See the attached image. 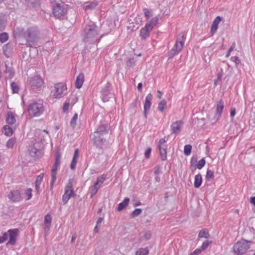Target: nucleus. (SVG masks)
Segmentation results:
<instances>
[{"instance_id": "nucleus-42", "label": "nucleus", "mask_w": 255, "mask_h": 255, "mask_svg": "<svg viewBox=\"0 0 255 255\" xmlns=\"http://www.w3.org/2000/svg\"><path fill=\"white\" fill-rule=\"evenodd\" d=\"M69 107H70L69 100H67L64 103V104L63 105V108H62L63 112L64 113L68 111V110L69 109Z\"/></svg>"}, {"instance_id": "nucleus-8", "label": "nucleus", "mask_w": 255, "mask_h": 255, "mask_svg": "<svg viewBox=\"0 0 255 255\" xmlns=\"http://www.w3.org/2000/svg\"><path fill=\"white\" fill-rule=\"evenodd\" d=\"M158 148L159 151L161 159L162 161L167 159V145L166 144V140L165 138L159 139L158 144Z\"/></svg>"}, {"instance_id": "nucleus-59", "label": "nucleus", "mask_w": 255, "mask_h": 255, "mask_svg": "<svg viewBox=\"0 0 255 255\" xmlns=\"http://www.w3.org/2000/svg\"><path fill=\"white\" fill-rule=\"evenodd\" d=\"M141 205V202H139V201H138L137 202H136L134 204V206H140Z\"/></svg>"}, {"instance_id": "nucleus-62", "label": "nucleus", "mask_w": 255, "mask_h": 255, "mask_svg": "<svg viewBox=\"0 0 255 255\" xmlns=\"http://www.w3.org/2000/svg\"><path fill=\"white\" fill-rule=\"evenodd\" d=\"M43 131L45 132V133H46L47 134L48 133V131L47 130H45V129H44L43 130Z\"/></svg>"}, {"instance_id": "nucleus-18", "label": "nucleus", "mask_w": 255, "mask_h": 255, "mask_svg": "<svg viewBox=\"0 0 255 255\" xmlns=\"http://www.w3.org/2000/svg\"><path fill=\"white\" fill-rule=\"evenodd\" d=\"M6 122L7 124L12 125L15 124V115L13 113L9 112L7 113Z\"/></svg>"}, {"instance_id": "nucleus-38", "label": "nucleus", "mask_w": 255, "mask_h": 255, "mask_svg": "<svg viewBox=\"0 0 255 255\" xmlns=\"http://www.w3.org/2000/svg\"><path fill=\"white\" fill-rule=\"evenodd\" d=\"M144 16L147 19H149L152 16V12L151 10H149L147 8L143 9Z\"/></svg>"}, {"instance_id": "nucleus-4", "label": "nucleus", "mask_w": 255, "mask_h": 255, "mask_svg": "<svg viewBox=\"0 0 255 255\" xmlns=\"http://www.w3.org/2000/svg\"><path fill=\"white\" fill-rule=\"evenodd\" d=\"M44 109L42 103L34 102L28 106V112L32 117H39L43 114Z\"/></svg>"}, {"instance_id": "nucleus-20", "label": "nucleus", "mask_w": 255, "mask_h": 255, "mask_svg": "<svg viewBox=\"0 0 255 255\" xmlns=\"http://www.w3.org/2000/svg\"><path fill=\"white\" fill-rule=\"evenodd\" d=\"M60 164H57V163L55 162L54 164L52 166V168L51 170V185L52 186L54 183L56 179V174H57V170L58 166Z\"/></svg>"}, {"instance_id": "nucleus-50", "label": "nucleus", "mask_w": 255, "mask_h": 255, "mask_svg": "<svg viewBox=\"0 0 255 255\" xmlns=\"http://www.w3.org/2000/svg\"><path fill=\"white\" fill-rule=\"evenodd\" d=\"M6 234H4L3 236H0V243H3L6 239Z\"/></svg>"}, {"instance_id": "nucleus-64", "label": "nucleus", "mask_w": 255, "mask_h": 255, "mask_svg": "<svg viewBox=\"0 0 255 255\" xmlns=\"http://www.w3.org/2000/svg\"><path fill=\"white\" fill-rule=\"evenodd\" d=\"M239 210H236V212H237V213H239Z\"/></svg>"}, {"instance_id": "nucleus-34", "label": "nucleus", "mask_w": 255, "mask_h": 255, "mask_svg": "<svg viewBox=\"0 0 255 255\" xmlns=\"http://www.w3.org/2000/svg\"><path fill=\"white\" fill-rule=\"evenodd\" d=\"M214 177V172L211 170H208L206 172V179L209 181L213 179Z\"/></svg>"}, {"instance_id": "nucleus-41", "label": "nucleus", "mask_w": 255, "mask_h": 255, "mask_svg": "<svg viewBox=\"0 0 255 255\" xmlns=\"http://www.w3.org/2000/svg\"><path fill=\"white\" fill-rule=\"evenodd\" d=\"M211 243L212 242L211 241H206L202 243V245L200 249L202 250V251H204L208 247V246L211 244Z\"/></svg>"}, {"instance_id": "nucleus-53", "label": "nucleus", "mask_w": 255, "mask_h": 255, "mask_svg": "<svg viewBox=\"0 0 255 255\" xmlns=\"http://www.w3.org/2000/svg\"><path fill=\"white\" fill-rule=\"evenodd\" d=\"M236 114V109L233 108L231 109L230 115L232 117H234Z\"/></svg>"}, {"instance_id": "nucleus-1", "label": "nucleus", "mask_w": 255, "mask_h": 255, "mask_svg": "<svg viewBox=\"0 0 255 255\" xmlns=\"http://www.w3.org/2000/svg\"><path fill=\"white\" fill-rule=\"evenodd\" d=\"M108 133L106 127L100 125L90 136V141L97 147L102 148L106 141L105 135Z\"/></svg>"}, {"instance_id": "nucleus-3", "label": "nucleus", "mask_w": 255, "mask_h": 255, "mask_svg": "<svg viewBox=\"0 0 255 255\" xmlns=\"http://www.w3.org/2000/svg\"><path fill=\"white\" fill-rule=\"evenodd\" d=\"M99 34L97 26L94 23L87 25L84 30L83 36L85 41L94 40Z\"/></svg>"}, {"instance_id": "nucleus-61", "label": "nucleus", "mask_w": 255, "mask_h": 255, "mask_svg": "<svg viewBox=\"0 0 255 255\" xmlns=\"http://www.w3.org/2000/svg\"><path fill=\"white\" fill-rule=\"evenodd\" d=\"M94 231H95V232H98V229L97 226H96L95 227Z\"/></svg>"}, {"instance_id": "nucleus-11", "label": "nucleus", "mask_w": 255, "mask_h": 255, "mask_svg": "<svg viewBox=\"0 0 255 255\" xmlns=\"http://www.w3.org/2000/svg\"><path fill=\"white\" fill-rule=\"evenodd\" d=\"M183 125L184 123L182 120H177L173 122L170 125V130L172 133H179L183 127Z\"/></svg>"}, {"instance_id": "nucleus-16", "label": "nucleus", "mask_w": 255, "mask_h": 255, "mask_svg": "<svg viewBox=\"0 0 255 255\" xmlns=\"http://www.w3.org/2000/svg\"><path fill=\"white\" fill-rule=\"evenodd\" d=\"M222 20V18L220 16H217L214 20L210 29L211 35H214L216 32L218 28V25Z\"/></svg>"}, {"instance_id": "nucleus-63", "label": "nucleus", "mask_w": 255, "mask_h": 255, "mask_svg": "<svg viewBox=\"0 0 255 255\" xmlns=\"http://www.w3.org/2000/svg\"><path fill=\"white\" fill-rule=\"evenodd\" d=\"M74 240H75V238L73 237H72V240H71V242H74Z\"/></svg>"}, {"instance_id": "nucleus-36", "label": "nucleus", "mask_w": 255, "mask_h": 255, "mask_svg": "<svg viewBox=\"0 0 255 255\" xmlns=\"http://www.w3.org/2000/svg\"><path fill=\"white\" fill-rule=\"evenodd\" d=\"M15 142H16V140L15 138H10L7 142L6 146L8 148H12L13 147Z\"/></svg>"}, {"instance_id": "nucleus-12", "label": "nucleus", "mask_w": 255, "mask_h": 255, "mask_svg": "<svg viewBox=\"0 0 255 255\" xmlns=\"http://www.w3.org/2000/svg\"><path fill=\"white\" fill-rule=\"evenodd\" d=\"M7 197L12 202H17L21 200V195L19 190L11 191L8 194Z\"/></svg>"}, {"instance_id": "nucleus-24", "label": "nucleus", "mask_w": 255, "mask_h": 255, "mask_svg": "<svg viewBox=\"0 0 255 255\" xmlns=\"http://www.w3.org/2000/svg\"><path fill=\"white\" fill-rule=\"evenodd\" d=\"M107 178L106 174H103L101 176L98 177L97 178V180L96 182L95 183V185L99 187V188L101 187V186L103 183V182L106 180Z\"/></svg>"}, {"instance_id": "nucleus-40", "label": "nucleus", "mask_w": 255, "mask_h": 255, "mask_svg": "<svg viewBox=\"0 0 255 255\" xmlns=\"http://www.w3.org/2000/svg\"><path fill=\"white\" fill-rule=\"evenodd\" d=\"M206 161L204 158L200 160L197 165V167L199 169H201L205 165Z\"/></svg>"}, {"instance_id": "nucleus-47", "label": "nucleus", "mask_w": 255, "mask_h": 255, "mask_svg": "<svg viewBox=\"0 0 255 255\" xmlns=\"http://www.w3.org/2000/svg\"><path fill=\"white\" fill-rule=\"evenodd\" d=\"M97 5V3L96 2H91L90 3L89 5H86V8H93L95 7Z\"/></svg>"}, {"instance_id": "nucleus-44", "label": "nucleus", "mask_w": 255, "mask_h": 255, "mask_svg": "<svg viewBox=\"0 0 255 255\" xmlns=\"http://www.w3.org/2000/svg\"><path fill=\"white\" fill-rule=\"evenodd\" d=\"M99 189V188L97 187V186H96L95 185L93 187H91L90 193H91L92 197L94 195H95L97 193Z\"/></svg>"}, {"instance_id": "nucleus-33", "label": "nucleus", "mask_w": 255, "mask_h": 255, "mask_svg": "<svg viewBox=\"0 0 255 255\" xmlns=\"http://www.w3.org/2000/svg\"><path fill=\"white\" fill-rule=\"evenodd\" d=\"M192 146L190 144L185 145L184 147V152L186 155H189L191 154Z\"/></svg>"}, {"instance_id": "nucleus-9", "label": "nucleus", "mask_w": 255, "mask_h": 255, "mask_svg": "<svg viewBox=\"0 0 255 255\" xmlns=\"http://www.w3.org/2000/svg\"><path fill=\"white\" fill-rule=\"evenodd\" d=\"M52 12L55 17L61 18L66 13L67 9L63 4L56 3L53 7Z\"/></svg>"}, {"instance_id": "nucleus-7", "label": "nucleus", "mask_w": 255, "mask_h": 255, "mask_svg": "<svg viewBox=\"0 0 255 255\" xmlns=\"http://www.w3.org/2000/svg\"><path fill=\"white\" fill-rule=\"evenodd\" d=\"M67 88L65 83H59L55 84L54 90L52 91V96L55 99L63 97Z\"/></svg>"}, {"instance_id": "nucleus-26", "label": "nucleus", "mask_w": 255, "mask_h": 255, "mask_svg": "<svg viewBox=\"0 0 255 255\" xmlns=\"http://www.w3.org/2000/svg\"><path fill=\"white\" fill-rule=\"evenodd\" d=\"M13 131L14 129L8 126H4L3 127V132L7 136H11Z\"/></svg>"}, {"instance_id": "nucleus-52", "label": "nucleus", "mask_w": 255, "mask_h": 255, "mask_svg": "<svg viewBox=\"0 0 255 255\" xmlns=\"http://www.w3.org/2000/svg\"><path fill=\"white\" fill-rule=\"evenodd\" d=\"M250 202L251 204L253 205L255 207V196L251 197L250 198Z\"/></svg>"}, {"instance_id": "nucleus-49", "label": "nucleus", "mask_w": 255, "mask_h": 255, "mask_svg": "<svg viewBox=\"0 0 255 255\" xmlns=\"http://www.w3.org/2000/svg\"><path fill=\"white\" fill-rule=\"evenodd\" d=\"M151 237V233L150 232H146L145 233L144 237L146 240L149 239Z\"/></svg>"}, {"instance_id": "nucleus-55", "label": "nucleus", "mask_w": 255, "mask_h": 255, "mask_svg": "<svg viewBox=\"0 0 255 255\" xmlns=\"http://www.w3.org/2000/svg\"><path fill=\"white\" fill-rule=\"evenodd\" d=\"M157 93H158L157 98L159 99H161L162 96V93L160 91L158 90Z\"/></svg>"}, {"instance_id": "nucleus-46", "label": "nucleus", "mask_w": 255, "mask_h": 255, "mask_svg": "<svg viewBox=\"0 0 255 255\" xmlns=\"http://www.w3.org/2000/svg\"><path fill=\"white\" fill-rule=\"evenodd\" d=\"M151 151V148L150 147H148L146 150V151L144 153V155L146 158H148L150 157Z\"/></svg>"}, {"instance_id": "nucleus-58", "label": "nucleus", "mask_w": 255, "mask_h": 255, "mask_svg": "<svg viewBox=\"0 0 255 255\" xmlns=\"http://www.w3.org/2000/svg\"><path fill=\"white\" fill-rule=\"evenodd\" d=\"M36 149H34V151L30 152V154H31V156H34L36 154Z\"/></svg>"}, {"instance_id": "nucleus-51", "label": "nucleus", "mask_w": 255, "mask_h": 255, "mask_svg": "<svg viewBox=\"0 0 255 255\" xmlns=\"http://www.w3.org/2000/svg\"><path fill=\"white\" fill-rule=\"evenodd\" d=\"M4 22L0 18V31L4 29Z\"/></svg>"}, {"instance_id": "nucleus-60", "label": "nucleus", "mask_w": 255, "mask_h": 255, "mask_svg": "<svg viewBox=\"0 0 255 255\" xmlns=\"http://www.w3.org/2000/svg\"><path fill=\"white\" fill-rule=\"evenodd\" d=\"M231 51H228V53H227V54L226 55V58L229 57L230 56V55H231Z\"/></svg>"}, {"instance_id": "nucleus-31", "label": "nucleus", "mask_w": 255, "mask_h": 255, "mask_svg": "<svg viewBox=\"0 0 255 255\" xmlns=\"http://www.w3.org/2000/svg\"><path fill=\"white\" fill-rule=\"evenodd\" d=\"M167 102L165 100H161L158 104V109L159 111L162 112L164 111V108L166 105Z\"/></svg>"}, {"instance_id": "nucleus-25", "label": "nucleus", "mask_w": 255, "mask_h": 255, "mask_svg": "<svg viewBox=\"0 0 255 255\" xmlns=\"http://www.w3.org/2000/svg\"><path fill=\"white\" fill-rule=\"evenodd\" d=\"M51 217L49 214H47L44 217L45 229L49 230L51 223Z\"/></svg>"}, {"instance_id": "nucleus-29", "label": "nucleus", "mask_w": 255, "mask_h": 255, "mask_svg": "<svg viewBox=\"0 0 255 255\" xmlns=\"http://www.w3.org/2000/svg\"><path fill=\"white\" fill-rule=\"evenodd\" d=\"M210 237V234L209 233V232L206 230L203 229L198 234V237L199 238H205L207 239Z\"/></svg>"}, {"instance_id": "nucleus-27", "label": "nucleus", "mask_w": 255, "mask_h": 255, "mask_svg": "<svg viewBox=\"0 0 255 255\" xmlns=\"http://www.w3.org/2000/svg\"><path fill=\"white\" fill-rule=\"evenodd\" d=\"M224 107L223 102L222 100H220V101L217 102V107H216V112L217 114H218L219 116H221Z\"/></svg>"}, {"instance_id": "nucleus-45", "label": "nucleus", "mask_w": 255, "mask_h": 255, "mask_svg": "<svg viewBox=\"0 0 255 255\" xmlns=\"http://www.w3.org/2000/svg\"><path fill=\"white\" fill-rule=\"evenodd\" d=\"M203 252L201 249H196L194 251L191 252L189 255H198Z\"/></svg>"}, {"instance_id": "nucleus-5", "label": "nucleus", "mask_w": 255, "mask_h": 255, "mask_svg": "<svg viewBox=\"0 0 255 255\" xmlns=\"http://www.w3.org/2000/svg\"><path fill=\"white\" fill-rule=\"evenodd\" d=\"M251 242L245 240L238 241L234 246L233 250L237 255H243L250 248Z\"/></svg>"}, {"instance_id": "nucleus-54", "label": "nucleus", "mask_w": 255, "mask_h": 255, "mask_svg": "<svg viewBox=\"0 0 255 255\" xmlns=\"http://www.w3.org/2000/svg\"><path fill=\"white\" fill-rule=\"evenodd\" d=\"M235 46H236V43H235V42H234L232 44V45H231V46L230 47V48H229V51L232 52L235 48Z\"/></svg>"}, {"instance_id": "nucleus-10", "label": "nucleus", "mask_w": 255, "mask_h": 255, "mask_svg": "<svg viewBox=\"0 0 255 255\" xmlns=\"http://www.w3.org/2000/svg\"><path fill=\"white\" fill-rule=\"evenodd\" d=\"M74 194L72 188V184L69 183L65 187V192L62 197V200L64 204H66L71 196Z\"/></svg>"}, {"instance_id": "nucleus-2", "label": "nucleus", "mask_w": 255, "mask_h": 255, "mask_svg": "<svg viewBox=\"0 0 255 255\" xmlns=\"http://www.w3.org/2000/svg\"><path fill=\"white\" fill-rule=\"evenodd\" d=\"M158 18L155 16L151 18L149 21L146 23L145 26L142 27L140 31L139 37L142 40H145L149 36L150 32L153 28L157 24Z\"/></svg>"}, {"instance_id": "nucleus-30", "label": "nucleus", "mask_w": 255, "mask_h": 255, "mask_svg": "<svg viewBox=\"0 0 255 255\" xmlns=\"http://www.w3.org/2000/svg\"><path fill=\"white\" fill-rule=\"evenodd\" d=\"M149 253V251L147 248H140L135 253V255H147Z\"/></svg>"}, {"instance_id": "nucleus-14", "label": "nucleus", "mask_w": 255, "mask_h": 255, "mask_svg": "<svg viewBox=\"0 0 255 255\" xmlns=\"http://www.w3.org/2000/svg\"><path fill=\"white\" fill-rule=\"evenodd\" d=\"M18 230L16 229L13 230H9L8 231V235L6 234V237L9 236V239L8 244L13 245L15 243L16 238L18 236Z\"/></svg>"}, {"instance_id": "nucleus-28", "label": "nucleus", "mask_w": 255, "mask_h": 255, "mask_svg": "<svg viewBox=\"0 0 255 255\" xmlns=\"http://www.w3.org/2000/svg\"><path fill=\"white\" fill-rule=\"evenodd\" d=\"M32 189L31 188H27L24 190V196L26 200H29L32 196Z\"/></svg>"}, {"instance_id": "nucleus-19", "label": "nucleus", "mask_w": 255, "mask_h": 255, "mask_svg": "<svg viewBox=\"0 0 255 255\" xmlns=\"http://www.w3.org/2000/svg\"><path fill=\"white\" fill-rule=\"evenodd\" d=\"M84 75L83 73H80L79 75L77 77L76 81H75V87L77 89H80L82 87L84 81Z\"/></svg>"}, {"instance_id": "nucleus-23", "label": "nucleus", "mask_w": 255, "mask_h": 255, "mask_svg": "<svg viewBox=\"0 0 255 255\" xmlns=\"http://www.w3.org/2000/svg\"><path fill=\"white\" fill-rule=\"evenodd\" d=\"M129 199L128 198H125L124 201L120 203L118 206L117 210L118 211H121L125 208L128 204Z\"/></svg>"}, {"instance_id": "nucleus-32", "label": "nucleus", "mask_w": 255, "mask_h": 255, "mask_svg": "<svg viewBox=\"0 0 255 255\" xmlns=\"http://www.w3.org/2000/svg\"><path fill=\"white\" fill-rule=\"evenodd\" d=\"M78 119V114L77 113H75L72 118L71 120L70 121V126L73 128H75L76 125V122Z\"/></svg>"}, {"instance_id": "nucleus-48", "label": "nucleus", "mask_w": 255, "mask_h": 255, "mask_svg": "<svg viewBox=\"0 0 255 255\" xmlns=\"http://www.w3.org/2000/svg\"><path fill=\"white\" fill-rule=\"evenodd\" d=\"M231 60L236 64H238L240 62V60L237 56L232 57Z\"/></svg>"}, {"instance_id": "nucleus-17", "label": "nucleus", "mask_w": 255, "mask_h": 255, "mask_svg": "<svg viewBox=\"0 0 255 255\" xmlns=\"http://www.w3.org/2000/svg\"><path fill=\"white\" fill-rule=\"evenodd\" d=\"M44 177V174L41 173L39 175L36 177L35 181V190L36 191L37 194L38 195L40 193V186L43 180V178Z\"/></svg>"}, {"instance_id": "nucleus-21", "label": "nucleus", "mask_w": 255, "mask_h": 255, "mask_svg": "<svg viewBox=\"0 0 255 255\" xmlns=\"http://www.w3.org/2000/svg\"><path fill=\"white\" fill-rule=\"evenodd\" d=\"M79 149L78 148L76 149L74 151V155L73 157V159L72 162L70 164V168L71 169H75L76 167V165L77 162V160L79 157Z\"/></svg>"}, {"instance_id": "nucleus-43", "label": "nucleus", "mask_w": 255, "mask_h": 255, "mask_svg": "<svg viewBox=\"0 0 255 255\" xmlns=\"http://www.w3.org/2000/svg\"><path fill=\"white\" fill-rule=\"evenodd\" d=\"M61 157V154L60 151L57 150L56 153V157H55V162L57 163V164H60Z\"/></svg>"}, {"instance_id": "nucleus-56", "label": "nucleus", "mask_w": 255, "mask_h": 255, "mask_svg": "<svg viewBox=\"0 0 255 255\" xmlns=\"http://www.w3.org/2000/svg\"><path fill=\"white\" fill-rule=\"evenodd\" d=\"M142 84L141 83H139L137 85V89L139 91H141L142 89Z\"/></svg>"}, {"instance_id": "nucleus-6", "label": "nucleus", "mask_w": 255, "mask_h": 255, "mask_svg": "<svg viewBox=\"0 0 255 255\" xmlns=\"http://www.w3.org/2000/svg\"><path fill=\"white\" fill-rule=\"evenodd\" d=\"M185 40V37L184 34L183 33H180L178 35L175 44L170 51L171 54H172L171 57L177 55L182 50L184 45Z\"/></svg>"}, {"instance_id": "nucleus-39", "label": "nucleus", "mask_w": 255, "mask_h": 255, "mask_svg": "<svg viewBox=\"0 0 255 255\" xmlns=\"http://www.w3.org/2000/svg\"><path fill=\"white\" fill-rule=\"evenodd\" d=\"M141 210L140 209H135L130 214V216L132 218H134L141 213Z\"/></svg>"}, {"instance_id": "nucleus-57", "label": "nucleus", "mask_w": 255, "mask_h": 255, "mask_svg": "<svg viewBox=\"0 0 255 255\" xmlns=\"http://www.w3.org/2000/svg\"><path fill=\"white\" fill-rule=\"evenodd\" d=\"M103 220V219L102 218H99L97 221V225L100 224L102 223Z\"/></svg>"}, {"instance_id": "nucleus-35", "label": "nucleus", "mask_w": 255, "mask_h": 255, "mask_svg": "<svg viewBox=\"0 0 255 255\" xmlns=\"http://www.w3.org/2000/svg\"><path fill=\"white\" fill-rule=\"evenodd\" d=\"M11 88L13 93H18L19 91V87L17 84L13 82L10 84Z\"/></svg>"}, {"instance_id": "nucleus-15", "label": "nucleus", "mask_w": 255, "mask_h": 255, "mask_svg": "<svg viewBox=\"0 0 255 255\" xmlns=\"http://www.w3.org/2000/svg\"><path fill=\"white\" fill-rule=\"evenodd\" d=\"M152 99V95L150 93L148 94L145 97V102L144 103V113L145 118L147 117V112L150 108Z\"/></svg>"}, {"instance_id": "nucleus-22", "label": "nucleus", "mask_w": 255, "mask_h": 255, "mask_svg": "<svg viewBox=\"0 0 255 255\" xmlns=\"http://www.w3.org/2000/svg\"><path fill=\"white\" fill-rule=\"evenodd\" d=\"M202 177L200 173L196 175L194 178V186L195 188H198L202 184Z\"/></svg>"}, {"instance_id": "nucleus-13", "label": "nucleus", "mask_w": 255, "mask_h": 255, "mask_svg": "<svg viewBox=\"0 0 255 255\" xmlns=\"http://www.w3.org/2000/svg\"><path fill=\"white\" fill-rule=\"evenodd\" d=\"M29 84L32 87H40L43 84V80L39 76H35L29 81Z\"/></svg>"}, {"instance_id": "nucleus-37", "label": "nucleus", "mask_w": 255, "mask_h": 255, "mask_svg": "<svg viewBox=\"0 0 255 255\" xmlns=\"http://www.w3.org/2000/svg\"><path fill=\"white\" fill-rule=\"evenodd\" d=\"M8 38V35L7 33L4 32L0 34V41L1 43L6 42Z\"/></svg>"}]
</instances>
